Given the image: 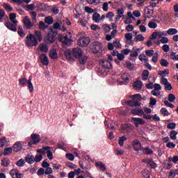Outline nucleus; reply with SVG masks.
I'll return each instance as SVG.
<instances>
[{
    "label": "nucleus",
    "mask_w": 178,
    "mask_h": 178,
    "mask_svg": "<svg viewBox=\"0 0 178 178\" xmlns=\"http://www.w3.org/2000/svg\"><path fill=\"white\" fill-rule=\"evenodd\" d=\"M13 151V149L12 147H7L4 149L3 155H10L12 154V152Z\"/></svg>",
    "instance_id": "09e8293b"
},
{
    "label": "nucleus",
    "mask_w": 178,
    "mask_h": 178,
    "mask_svg": "<svg viewBox=\"0 0 178 178\" xmlns=\"http://www.w3.org/2000/svg\"><path fill=\"white\" fill-rule=\"evenodd\" d=\"M90 44V39L87 38H81L78 41V45L80 47H87Z\"/></svg>",
    "instance_id": "6e6552de"
},
{
    "label": "nucleus",
    "mask_w": 178,
    "mask_h": 178,
    "mask_svg": "<svg viewBox=\"0 0 178 178\" xmlns=\"http://www.w3.org/2000/svg\"><path fill=\"white\" fill-rule=\"evenodd\" d=\"M152 56V60L154 62V63H156V62H158V58H159V54L158 52L154 53V54Z\"/></svg>",
    "instance_id": "603ef678"
},
{
    "label": "nucleus",
    "mask_w": 178,
    "mask_h": 178,
    "mask_svg": "<svg viewBox=\"0 0 178 178\" xmlns=\"http://www.w3.org/2000/svg\"><path fill=\"white\" fill-rule=\"evenodd\" d=\"M145 40V38L143 36V35L139 34L136 35L134 38L135 42H140L141 41H144Z\"/></svg>",
    "instance_id": "473e14b6"
},
{
    "label": "nucleus",
    "mask_w": 178,
    "mask_h": 178,
    "mask_svg": "<svg viewBox=\"0 0 178 178\" xmlns=\"http://www.w3.org/2000/svg\"><path fill=\"white\" fill-rule=\"evenodd\" d=\"M131 113H132V115H136L137 116H143V115H144V110L137 107V108H133L131 111Z\"/></svg>",
    "instance_id": "9d476101"
},
{
    "label": "nucleus",
    "mask_w": 178,
    "mask_h": 178,
    "mask_svg": "<svg viewBox=\"0 0 178 178\" xmlns=\"http://www.w3.org/2000/svg\"><path fill=\"white\" fill-rule=\"evenodd\" d=\"M18 35L19 37H26V33H24V30H23V27L22 26H19L18 27Z\"/></svg>",
    "instance_id": "f704fd0d"
},
{
    "label": "nucleus",
    "mask_w": 178,
    "mask_h": 178,
    "mask_svg": "<svg viewBox=\"0 0 178 178\" xmlns=\"http://www.w3.org/2000/svg\"><path fill=\"white\" fill-rule=\"evenodd\" d=\"M160 65L163 67H167V66L169 65V62H168V60H166L165 58H162L160 60Z\"/></svg>",
    "instance_id": "49530a36"
},
{
    "label": "nucleus",
    "mask_w": 178,
    "mask_h": 178,
    "mask_svg": "<svg viewBox=\"0 0 178 178\" xmlns=\"http://www.w3.org/2000/svg\"><path fill=\"white\" fill-rule=\"evenodd\" d=\"M47 154L48 159H49V161H52V159H54V154H52V152H51L50 149L47 150Z\"/></svg>",
    "instance_id": "5fc2aeb1"
},
{
    "label": "nucleus",
    "mask_w": 178,
    "mask_h": 178,
    "mask_svg": "<svg viewBox=\"0 0 178 178\" xmlns=\"http://www.w3.org/2000/svg\"><path fill=\"white\" fill-rule=\"evenodd\" d=\"M56 33H54L53 31L48 33L47 36L44 38V41L47 44H54L55 42V37Z\"/></svg>",
    "instance_id": "20e7f679"
},
{
    "label": "nucleus",
    "mask_w": 178,
    "mask_h": 178,
    "mask_svg": "<svg viewBox=\"0 0 178 178\" xmlns=\"http://www.w3.org/2000/svg\"><path fill=\"white\" fill-rule=\"evenodd\" d=\"M49 56L51 59H58V51H56V49H50Z\"/></svg>",
    "instance_id": "412c9836"
},
{
    "label": "nucleus",
    "mask_w": 178,
    "mask_h": 178,
    "mask_svg": "<svg viewBox=\"0 0 178 178\" xmlns=\"http://www.w3.org/2000/svg\"><path fill=\"white\" fill-rule=\"evenodd\" d=\"M176 175H178L177 170H171L168 175V178H174Z\"/></svg>",
    "instance_id": "3c124183"
},
{
    "label": "nucleus",
    "mask_w": 178,
    "mask_h": 178,
    "mask_svg": "<svg viewBox=\"0 0 178 178\" xmlns=\"http://www.w3.org/2000/svg\"><path fill=\"white\" fill-rule=\"evenodd\" d=\"M167 129H170V130H173V129H176V123L175 122L169 123L167 125Z\"/></svg>",
    "instance_id": "69168bd1"
},
{
    "label": "nucleus",
    "mask_w": 178,
    "mask_h": 178,
    "mask_svg": "<svg viewBox=\"0 0 178 178\" xmlns=\"http://www.w3.org/2000/svg\"><path fill=\"white\" fill-rule=\"evenodd\" d=\"M177 29L175 28H170L167 31V34H168V35H175V34H177Z\"/></svg>",
    "instance_id": "7c9ffc66"
},
{
    "label": "nucleus",
    "mask_w": 178,
    "mask_h": 178,
    "mask_svg": "<svg viewBox=\"0 0 178 178\" xmlns=\"http://www.w3.org/2000/svg\"><path fill=\"white\" fill-rule=\"evenodd\" d=\"M22 145L20 142H16L13 147V151L14 152H19V151H22Z\"/></svg>",
    "instance_id": "a211bd4d"
},
{
    "label": "nucleus",
    "mask_w": 178,
    "mask_h": 178,
    "mask_svg": "<svg viewBox=\"0 0 178 178\" xmlns=\"http://www.w3.org/2000/svg\"><path fill=\"white\" fill-rule=\"evenodd\" d=\"M134 90H141L143 88V82L140 80H136L133 83Z\"/></svg>",
    "instance_id": "6ab92c4d"
},
{
    "label": "nucleus",
    "mask_w": 178,
    "mask_h": 178,
    "mask_svg": "<svg viewBox=\"0 0 178 178\" xmlns=\"http://www.w3.org/2000/svg\"><path fill=\"white\" fill-rule=\"evenodd\" d=\"M142 162H143V163H147V165H149V166H151L152 169H155V168H156V163L154 162V160H152V159H145L142 160Z\"/></svg>",
    "instance_id": "9b49d317"
},
{
    "label": "nucleus",
    "mask_w": 178,
    "mask_h": 178,
    "mask_svg": "<svg viewBox=\"0 0 178 178\" xmlns=\"http://www.w3.org/2000/svg\"><path fill=\"white\" fill-rule=\"evenodd\" d=\"M160 42L161 44H168V42H169V38L166 37H163L160 39Z\"/></svg>",
    "instance_id": "774afa93"
},
{
    "label": "nucleus",
    "mask_w": 178,
    "mask_h": 178,
    "mask_svg": "<svg viewBox=\"0 0 178 178\" xmlns=\"http://www.w3.org/2000/svg\"><path fill=\"white\" fill-rule=\"evenodd\" d=\"M28 81L27 78H21L19 79V84L22 86V87H24V86L28 83Z\"/></svg>",
    "instance_id": "c9c22d12"
},
{
    "label": "nucleus",
    "mask_w": 178,
    "mask_h": 178,
    "mask_svg": "<svg viewBox=\"0 0 178 178\" xmlns=\"http://www.w3.org/2000/svg\"><path fill=\"white\" fill-rule=\"evenodd\" d=\"M25 44L28 47H37L38 45V40L33 34H29L26 37Z\"/></svg>",
    "instance_id": "f03ea898"
},
{
    "label": "nucleus",
    "mask_w": 178,
    "mask_h": 178,
    "mask_svg": "<svg viewBox=\"0 0 178 178\" xmlns=\"http://www.w3.org/2000/svg\"><path fill=\"white\" fill-rule=\"evenodd\" d=\"M113 44L115 48H118V49L122 48V44H120V42H119L118 40L114 41Z\"/></svg>",
    "instance_id": "338daca9"
},
{
    "label": "nucleus",
    "mask_w": 178,
    "mask_h": 178,
    "mask_svg": "<svg viewBox=\"0 0 178 178\" xmlns=\"http://www.w3.org/2000/svg\"><path fill=\"white\" fill-rule=\"evenodd\" d=\"M149 76V70H144L142 74V80L145 81L146 80H148V77Z\"/></svg>",
    "instance_id": "cd10ccee"
},
{
    "label": "nucleus",
    "mask_w": 178,
    "mask_h": 178,
    "mask_svg": "<svg viewBox=\"0 0 178 178\" xmlns=\"http://www.w3.org/2000/svg\"><path fill=\"white\" fill-rule=\"evenodd\" d=\"M31 138L32 140V142H29L28 143V146L31 147V145L33 144H38V143H40V141H41V137L40 136V135L37 134H32L31 135Z\"/></svg>",
    "instance_id": "39448f33"
},
{
    "label": "nucleus",
    "mask_w": 178,
    "mask_h": 178,
    "mask_svg": "<svg viewBox=\"0 0 178 178\" xmlns=\"http://www.w3.org/2000/svg\"><path fill=\"white\" fill-rule=\"evenodd\" d=\"M132 122L136 127H138L140 125L145 124V120L140 118H132Z\"/></svg>",
    "instance_id": "423d86ee"
},
{
    "label": "nucleus",
    "mask_w": 178,
    "mask_h": 178,
    "mask_svg": "<svg viewBox=\"0 0 178 178\" xmlns=\"http://www.w3.org/2000/svg\"><path fill=\"white\" fill-rule=\"evenodd\" d=\"M156 23H159V21L157 19H153L148 23V26L149 29H156L158 27V24Z\"/></svg>",
    "instance_id": "aec40b11"
},
{
    "label": "nucleus",
    "mask_w": 178,
    "mask_h": 178,
    "mask_svg": "<svg viewBox=\"0 0 178 178\" xmlns=\"http://www.w3.org/2000/svg\"><path fill=\"white\" fill-rule=\"evenodd\" d=\"M124 66L125 67H127V69H129V70H133V69H134V65H133V64H131V63L129 61L125 62Z\"/></svg>",
    "instance_id": "37998d69"
},
{
    "label": "nucleus",
    "mask_w": 178,
    "mask_h": 178,
    "mask_svg": "<svg viewBox=\"0 0 178 178\" xmlns=\"http://www.w3.org/2000/svg\"><path fill=\"white\" fill-rule=\"evenodd\" d=\"M139 60L140 62H145V63L148 62V58H147V56H145V54L139 55Z\"/></svg>",
    "instance_id": "a18cd8bd"
},
{
    "label": "nucleus",
    "mask_w": 178,
    "mask_h": 178,
    "mask_svg": "<svg viewBox=\"0 0 178 178\" xmlns=\"http://www.w3.org/2000/svg\"><path fill=\"white\" fill-rule=\"evenodd\" d=\"M27 84L30 92H33L34 91V86H33V83H31V76L29 77Z\"/></svg>",
    "instance_id": "c756f323"
},
{
    "label": "nucleus",
    "mask_w": 178,
    "mask_h": 178,
    "mask_svg": "<svg viewBox=\"0 0 178 178\" xmlns=\"http://www.w3.org/2000/svg\"><path fill=\"white\" fill-rule=\"evenodd\" d=\"M141 151L145 155H152L154 154V151L149 147H142Z\"/></svg>",
    "instance_id": "4be33fe9"
},
{
    "label": "nucleus",
    "mask_w": 178,
    "mask_h": 178,
    "mask_svg": "<svg viewBox=\"0 0 178 178\" xmlns=\"http://www.w3.org/2000/svg\"><path fill=\"white\" fill-rule=\"evenodd\" d=\"M10 20L13 23V24H17V20H16V14L15 13H11L9 15Z\"/></svg>",
    "instance_id": "c85d7f7f"
},
{
    "label": "nucleus",
    "mask_w": 178,
    "mask_h": 178,
    "mask_svg": "<svg viewBox=\"0 0 178 178\" xmlns=\"http://www.w3.org/2000/svg\"><path fill=\"white\" fill-rule=\"evenodd\" d=\"M92 19L95 23H99L101 22V15L98 13H95L92 15Z\"/></svg>",
    "instance_id": "b1692460"
},
{
    "label": "nucleus",
    "mask_w": 178,
    "mask_h": 178,
    "mask_svg": "<svg viewBox=\"0 0 178 178\" xmlns=\"http://www.w3.org/2000/svg\"><path fill=\"white\" fill-rule=\"evenodd\" d=\"M34 161L37 163L38 162H41V161H42V155H39V154H36L35 156L34 157Z\"/></svg>",
    "instance_id": "680f3d73"
},
{
    "label": "nucleus",
    "mask_w": 178,
    "mask_h": 178,
    "mask_svg": "<svg viewBox=\"0 0 178 178\" xmlns=\"http://www.w3.org/2000/svg\"><path fill=\"white\" fill-rule=\"evenodd\" d=\"M51 10L54 15H58V13H59V7L56 6H53Z\"/></svg>",
    "instance_id": "e2e57ef3"
},
{
    "label": "nucleus",
    "mask_w": 178,
    "mask_h": 178,
    "mask_svg": "<svg viewBox=\"0 0 178 178\" xmlns=\"http://www.w3.org/2000/svg\"><path fill=\"white\" fill-rule=\"evenodd\" d=\"M95 165L96 168H99L103 172H105V170H106V166L102 161L96 162Z\"/></svg>",
    "instance_id": "5701e85b"
},
{
    "label": "nucleus",
    "mask_w": 178,
    "mask_h": 178,
    "mask_svg": "<svg viewBox=\"0 0 178 178\" xmlns=\"http://www.w3.org/2000/svg\"><path fill=\"white\" fill-rule=\"evenodd\" d=\"M35 37L37 38V40L41 41V39L42 38V34L41 33V31H35Z\"/></svg>",
    "instance_id": "c03bdc74"
},
{
    "label": "nucleus",
    "mask_w": 178,
    "mask_h": 178,
    "mask_svg": "<svg viewBox=\"0 0 178 178\" xmlns=\"http://www.w3.org/2000/svg\"><path fill=\"white\" fill-rule=\"evenodd\" d=\"M65 55L67 58V59L70 61V62H73V57H72V55L70 54V51H66L65 53Z\"/></svg>",
    "instance_id": "de8ad7c7"
},
{
    "label": "nucleus",
    "mask_w": 178,
    "mask_h": 178,
    "mask_svg": "<svg viewBox=\"0 0 178 178\" xmlns=\"http://www.w3.org/2000/svg\"><path fill=\"white\" fill-rule=\"evenodd\" d=\"M3 7L7 12H12V10H13V7H12L9 3H4Z\"/></svg>",
    "instance_id": "58836bf2"
},
{
    "label": "nucleus",
    "mask_w": 178,
    "mask_h": 178,
    "mask_svg": "<svg viewBox=\"0 0 178 178\" xmlns=\"http://www.w3.org/2000/svg\"><path fill=\"white\" fill-rule=\"evenodd\" d=\"M6 27L10 30L11 31H17V28L16 27L17 24H13L10 22H6L5 24Z\"/></svg>",
    "instance_id": "4468645a"
},
{
    "label": "nucleus",
    "mask_w": 178,
    "mask_h": 178,
    "mask_svg": "<svg viewBox=\"0 0 178 178\" xmlns=\"http://www.w3.org/2000/svg\"><path fill=\"white\" fill-rule=\"evenodd\" d=\"M6 143H8V141L6 140V138L3 137L2 138L0 139V147L1 148H3V147H5V145H6Z\"/></svg>",
    "instance_id": "8fccbe9b"
},
{
    "label": "nucleus",
    "mask_w": 178,
    "mask_h": 178,
    "mask_svg": "<svg viewBox=\"0 0 178 178\" xmlns=\"http://www.w3.org/2000/svg\"><path fill=\"white\" fill-rule=\"evenodd\" d=\"M127 140V138H126L124 136H122L119 138L118 139V144L120 145V147H123L124 144V141Z\"/></svg>",
    "instance_id": "2f4dec72"
},
{
    "label": "nucleus",
    "mask_w": 178,
    "mask_h": 178,
    "mask_svg": "<svg viewBox=\"0 0 178 178\" xmlns=\"http://www.w3.org/2000/svg\"><path fill=\"white\" fill-rule=\"evenodd\" d=\"M122 80H123L122 82H120V84H124L125 83H129L130 80V75L127 72H124L122 76H121Z\"/></svg>",
    "instance_id": "f3484780"
},
{
    "label": "nucleus",
    "mask_w": 178,
    "mask_h": 178,
    "mask_svg": "<svg viewBox=\"0 0 178 178\" xmlns=\"http://www.w3.org/2000/svg\"><path fill=\"white\" fill-rule=\"evenodd\" d=\"M177 134H178L177 131H176L175 130L171 131V132L170 134V137L171 140H177Z\"/></svg>",
    "instance_id": "e433bc0d"
},
{
    "label": "nucleus",
    "mask_w": 178,
    "mask_h": 178,
    "mask_svg": "<svg viewBox=\"0 0 178 178\" xmlns=\"http://www.w3.org/2000/svg\"><path fill=\"white\" fill-rule=\"evenodd\" d=\"M47 27H48V26H47L45 24V23H44V22L40 21L39 22V29H40V30H45V29H47Z\"/></svg>",
    "instance_id": "6e6d98bb"
},
{
    "label": "nucleus",
    "mask_w": 178,
    "mask_h": 178,
    "mask_svg": "<svg viewBox=\"0 0 178 178\" xmlns=\"http://www.w3.org/2000/svg\"><path fill=\"white\" fill-rule=\"evenodd\" d=\"M25 161L27 163H29V165H33L35 162L34 156L30 154L27 155L25 158Z\"/></svg>",
    "instance_id": "393cba45"
},
{
    "label": "nucleus",
    "mask_w": 178,
    "mask_h": 178,
    "mask_svg": "<svg viewBox=\"0 0 178 178\" xmlns=\"http://www.w3.org/2000/svg\"><path fill=\"white\" fill-rule=\"evenodd\" d=\"M47 149H51V147L46 146V147H43L42 149H39L37 150V152L38 154H42V155H44V154H45V151H47Z\"/></svg>",
    "instance_id": "4c0bfd02"
},
{
    "label": "nucleus",
    "mask_w": 178,
    "mask_h": 178,
    "mask_svg": "<svg viewBox=\"0 0 178 178\" xmlns=\"http://www.w3.org/2000/svg\"><path fill=\"white\" fill-rule=\"evenodd\" d=\"M40 60L44 66H48V65H49V59H48V56H47L45 54H42L40 56Z\"/></svg>",
    "instance_id": "1a4fd4ad"
},
{
    "label": "nucleus",
    "mask_w": 178,
    "mask_h": 178,
    "mask_svg": "<svg viewBox=\"0 0 178 178\" xmlns=\"http://www.w3.org/2000/svg\"><path fill=\"white\" fill-rule=\"evenodd\" d=\"M61 23H62L61 22L54 23L53 24V29H54V30H60Z\"/></svg>",
    "instance_id": "13d9d810"
},
{
    "label": "nucleus",
    "mask_w": 178,
    "mask_h": 178,
    "mask_svg": "<svg viewBox=\"0 0 178 178\" xmlns=\"http://www.w3.org/2000/svg\"><path fill=\"white\" fill-rule=\"evenodd\" d=\"M145 54H146L147 56H149V58H151V56H152L155 54L153 49L146 50Z\"/></svg>",
    "instance_id": "052dcab7"
},
{
    "label": "nucleus",
    "mask_w": 178,
    "mask_h": 178,
    "mask_svg": "<svg viewBox=\"0 0 178 178\" xmlns=\"http://www.w3.org/2000/svg\"><path fill=\"white\" fill-rule=\"evenodd\" d=\"M145 17L147 19H151L152 15H154V9H151L149 7H146L145 8Z\"/></svg>",
    "instance_id": "dca6fc26"
},
{
    "label": "nucleus",
    "mask_w": 178,
    "mask_h": 178,
    "mask_svg": "<svg viewBox=\"0 0 178 178\" xmlns=\"http://www.w3.org/2000/svg\"><path fill=\"white\" fill-rule=\"evenodd\" d=\"M22 22L24 23V26L27 30H31L33 27L34 26V23L33 21L31 22V19L29 17V16H25L23 19Z\"/></svg>",
    "instance_id": "7ed1b4c3"
},
{
    "label": "nucleus",
    "mask_w": 178,
    "mask_h": 178,
    "mask_svg": "<svg viewBox=\"0 0 178 178\" xmlns=\"http://www.w3.org/2000/svg\"><path fill=\"white\" fill-rule=\"evenodd\" d=\"M159 74L162 77H166V74H169V70H164L163 71H159Z\"/></svg>",
    "instance_id": "79ce46f5"
},
{
    "label": "nucleus",
    "mask_w": 178,
    "mask_h": 178,
    "mask_svg": "<svg viewBox=\"0 0 178 178\" xmlns=\"http://www.w3.org/2000/svg\"><path fill=\"white\" fill-rule=\"evenodd\" d=\"M99 65H101L102 67H104V69H111V67H112V63L111 61L105 58H103L99 61Z\"/></svg>",
    "instance_id": "0eeeda50"
},
{
    "label": "nucleus",
    "mask_w": 178,
    "mask_h": 178,
    "mask_svg": "<svg viewBox=\"0 0 178 178\" xmlns=\"http://www.w3.org/2000/svg\"><path fill=\"white\" fill-rule=\"evenodd\" d=\"M101 43L99 42H94L92 43V50L94 54H98L101 50Z\"/></svg>",
    "instance_id": "ddd939ff"
},
{
    "label": "nucleus",
    "mask_w": 178,
    "mask_h": 178,
    "mask_svg": "<svg viewBox=\"0 0 178 178\" xmlns=\"http://www.w3.org/2000/svg\"><path fill=\"white\" fill-rule=\"evenodd\" d=\"M79 61L81 65H86V63L87 62V56H81L79 58Z\"/></svg>",
    "instance_id": "72a5a7b5"
},
{
    "label": "nucleus",
    "mask_w": 178,
    "mask_h": 178,
    "mask_svg": "<svg viewBox=\"0 0 178 178\" xmlns=\"http://www.w3.org/2000/svg\"><path fill=\"white\" fill-rule=\"evenodd\" d=\"M113 16H115V14H113V12H108L107 14H106V19H110V22L113 20Z\"/></svg>",
    "instance_id": "4d7b16f0"
},
{
    "label": "nucleus",
    "mask_w": 178,
    "mask_h": 178,
    "mask_svg": "<svg viewBox=\"0 0 178 178\" xmlns=\"http://www.w3.org/2000/svg\"><path fill=\"white\" fill-rule=\"evenodd\" d=\"M103 29L105 31V33H110L111 30H112V28H111V26L106 24L103 26Z\"/></svg>",
    "instance_id": "0e129e2a"
},
{
    "label": "nucleus",
    "mask_w": 178,
    "mask_h": 178,
    "mask_svg": "<svg viewBox=\"0 0 178 178\" xmlns=\"http://www.w3.org/2000/svg\"><path fill=\"white\" fill-rule=\"evenodd\" d=\"M44 23H47V24H52V23H54V18L51 16L45 17Z\"/></svg>",
    "instance_id": "a19ab883"
},
{
    "label": "nucleus",
    "mask_w": 178,
    "mask_h": 178,
    "mask_svg": "<svg viewBox=\"0 0 178 178\" xmlns=\"http://www.w3.org/2000/svg\"><path fill=\"white\" fill-rule=\"evenodd\" d=\"M60 41L63 42V44H65L67 46L70 45L71 40L67 38V35H65L63 38L60 39Z\"/></svg>",
    "instance_id": "a878e982"
},
{
    "label": "nucleus",
    "mask_w": 178,
    "mask_h": 178,
    "mask_svg": "<svg viewBox=\"0 0 178 178\" xmlns=\"http://www.w3.org/2000/svg\"><path fill=\"white\" fill-rule=\"evenodd\" d=\"M38 48L43 54H48V51H49V47L45 43H41L39 44Z\"/></svg>",
    "instance_id": "2eb2a0df"
},
{
    "label": "nucleus",
    "mask_w": 178,
    "mask_h": 178,
    "mask_svg": "<svg viewBox=\"0 0 178 178\" xmlns=\"http://www.w3.org/2000/svg\"><path fill=\"white\" fill-rule=\"evenodd\" d=\"M30 15L32 19V22H33V23H35V22H37V13L35 11H31L30 13Z\"/></svg>",
    "instance_id": "ea45409f"
},
{
    "label": "nucleus",
    "mask_w": 178,
    "mask_h": 178,
    "mask_svg": "<svg viewBox=\"0 0 178 178\" xmlns=\"http://www.w3.org/2000/svg\"><path fill=\"white\" fill-rule=\"evenodd\" d=\"M10 164V160L8 158H4L1 159V166H4V168H8Z\"/></svg>",
    "instance_id": "bb28decb"
},
{
    "label": "nucleus",
    "mask_w": 178,
    "mask_h": 178,
    "mask_svg": "<svg viewBox=\"0 0 178 178\" xmlns=\"http://www.w3.org/2000/svg\"><path fill=\"white\" fill-rule=\"evenodd\" d=\"M131 99L132 100H128L126 102L127 105L128 106L131 107H137V106H141V103H140V101L143 100V97H141V95L140 94H136L131 96Z\"/></svg>",
    "instance_id": "f257e3e1"
},
{
    "label": "nucleus",
    "mask_w": 178,
    "mask_h": 178,
    "mask_svg": "<svg viewBox=\"0 0 178 178\" xmlns=\"http://www.w3.org/2000/svg\"><path fill=\"white\" fill-rule=\"evenodd\" d=\"M161 113H162V115H163L164 116H169V115H170L169 113V111H168V109H166L165 108H162L160 111Z\"/></svg>",
    "instance_id": "bf43d9fd"
},
{
    "label": "nucleus",
    "mask_w": 178,
    "mask_h": 178,
    "mask_svg": "<svg viewBox=\"0 0 178 178\" xmlns=\"http://www.w3.org/2000/svg\"><path fill=\"white\" fill-rule=\"evenodd\" d=\"M72 55L75 58H80L83 55V50L80 48H74L72 49Z\"/></svg>",
    "instance_id": "f8f14e48"
},
{
    "label": "nucleus",
    "mask_w": 178,
    "mask_h": 178,
    "mask_svg": "<svg viewBox=\"0 0 178 178\" xmlns=\"http://www.w3.org/2000/svg\"><path fill=\"white\" fill-rule=\"evenodd\" d=\"M24 160L23 159H21L15 163V165H17V166H19V168H22L24 166Z\"/></svg>",
    "instance_id": "864d4df0"
}]
</instances>
